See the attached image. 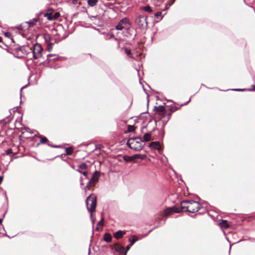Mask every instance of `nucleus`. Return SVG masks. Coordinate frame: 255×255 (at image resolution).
<instances>
[{
    "label": "nucleus",
    "mask_w": 255,
    "mask_h": 255,
    "mask_svg": "<svg viewBox=\"0 0 255 255\" xmlns=\"http://www.w3.org/2000/svg\"><path fill=\"white\" fill-rule=\"evenodd\" d=\"M137 237L134 235L132 236V239L130 238L129 239V241L130 242V244L128 245L126 247V250L125 251V255L127 254L128 251L130 249L131 246L137 241H138Z\"/></svg>",
    "instance_id": "nucleus-8"
},
{
    "label": "nucleus",
    "mask_w": 255,
    "mask_h": 255,
    "mask_svg": "<svg viewBox=\"0 0 255 255\" xmlns=\"http://www.w3.org/2000/svg\"><path fill=\"white\" fill-rule=\"evenodd\" d=\"M60 16V14L59 12H56L54 13V15L53 16H48V19L49 20H55V19H56L57 18H58Z\"/></svg>",
    "instance_id": "nucleus-16"
},
{
    "label": "nucleus",
    "mask_w": 255,
    "mask_h": 255,
    "mask_svg": "<svg viewBox=\"0 0 255 255\" xmlns=\"http://www.w3.org/2000/svg\"><path fill=\"white\" fill-rule=\"evenodd\" d=\"M104 220V218L102 217L101 220L97 224V227L96 228V230L98 231L99 230V226H100L101 227L103 226Z\"/></svg>",
    "instance_id": "nucleus-20"
},
{
    "label": "nucleus",
    "mask_w": 255,
    "mask_h": 255,
    "mask_svg": "<svg viewBox=\"0 0 255 255\" xmlns=\"http://www.w3.org/2000/svg\"><path fill=\"white\" fill-rule=\"evenodd\" d=\"M5 152L7 154H11L12 153V149L11 148H8L5 151Z\"/></svg>",
    "instance_id": "nucleus-34"
},
{
    "label": "nucleus",
    "mask_w": 255,
    "mask_h": 255,
    "mask_svg": "<svg viewBox=\"0 0 255 255\" xmlns=\"http://www.w3.org/2000/svg\"><path fill=\"white\" fill-rule=\"evenodd\" d=\"M172 208H173V212L179 213L182 210L181 207H173Z\"/></svg>",
    "instance_id": "nucleus-29"
},
{
    "label": "nucleus",
    "mask_w": 255,
    "mask_h": 255,
    "mask_svg": "<svg viewBox=\"0 0 255 255\" xmlns=\"http://www.w3.org/2000/svg\"><path fill=\"white\" fill-rule=\"evenodd\" d=\"M222 221L223 223L226 224V225H225L224 227H226V228H228V225H227V224L226 220H222Z\"/></svg>",
    "instance_id": "nucleus-37"
},
{
    "label": "nucleus",
    "mask_w": 255,
    "mask_h": 255,
    "mask_svg": "<svg viewBox=\"0 0 255 255\" xmlns=\"http://www.w3.org/2000/svg\"><path fill=\"white\" fill-rule=\"evenodd\" d=\"M114 34H113V33H109V34H107L106 35V36L105 37V39L106 40H110V39H111L112 38H114Z\"/></svg>",
    "instance_id": "nucleus-25"
},
{
    "label": "nucleus",
    "mask_w": 255,
    "mask_h": 255,
    "mask_svg": "<svg viewBox=\"0 0 255 255\" xmlns=\"http://www.w3.org/2000/svg\"><path fill=\"white\" fill-rule=\"evenodd\" d=\"M42 47L41 44L35 43L33 45V49L32 50L33 57L35 59H37L41 57V52L42 51Z\"/></svg>",
    "instance_id": "nucleus-4"
},
{
    "label": "nucleus",
    "mask_w": 255,
    "mask_h": 255,
    "mask_svg": "<svg viewBox=\"0 0 255 255\" xmlns=\"http://www.w3.org/2000/svg\"><path fill=\"white\" fill-rule=\"evenodd\" d=\"M18 29H22V28H21L20 26H19V27H18Z\"/></svg>",
    "instance_id": "nucleus-47"
},
{
    "label": "nucleus",
    "mask_w": 255,
    "mask_h": 255,
    "mask_svg": "<svg viewBox=\"0 0 255 255\" xmlns=\"http://www.w3.org/2000/svg\"><path fill=\"white\" fill-rule=\"evenodd\" d=\"M125 234V231L119 230L114 234V236L116 239H119L122 238Z\"/></svg>",
    "instance_id": "nucleus-12"
},
{
    "label": "nucleus",
    "mask_w": 255,
    "mask_h": 255,
    "mask_svg": "<svg viewBox=\"0 0 255 255\" xmlns=\"http://www.w3.org/2000/svg\"><path fill=\"white\" fill-rule=\"evenodd\" d=\"M79 167L81 169H86L88 166L85 163H82L79 165Z\"/></svg>",
    "instance_id": "nucleus-27"
},
{
    "label": "nucleus",
    "mask_w": 255,
    "mask_h": 255,
    "mask_svg": "<svg viewBox=\"0 0 255 255\" xmlns=\"http://www.w3.org/2000/svg\"><path fill=\"white\" fill-rule=\"evenodd\" d=\"M175 0H173V1L171 3H166L165 4V9H168L169 7L173 3Z\"/></svg>",
    "instance_id": "nucleus-30"
},
{
    "label": "nucleus",
    "mask_w": 255,
    "mask_h": 255,
    "mask_svg": "<svg viewBox=\"0 0 255 255\" xmlns=\"http://www.w3.org/2000/svg\"><path fill=\"white\" fill-rule=\"evenodd\" d=\"M51 47H50L49 46H48V51H50V50H51Z\"/></svg>",
    "instance_id": "nucleus-42"
},
{
    "label": "nucleus",
    "mask_w": 255,
    "mask_h": 255,
    "mask_svg": "<svg viewBox=\"0 0 255 255\" xmlns=\"http://www.w3.org/2000/svg\"><path fill=\"white\" fill-rule=\"evenodd\" d=\"M2 180H3V176H0V184L2 182Z\"/></svg>",
    "instance_id": "nucleus-39"
},
{
    "label": "nucleus",
    "mask_w": 255,
    "mask_h": 255,
    "mask_svg": "<svg viewBox=\"0 0 255 255\" xmlns=\"http://www.w3.org/2000/svg\"><path fill=\"white\" fill-rule=\"evenodd\" d=\"M25 86H23V87H21V89H20L21 91L22 90V89H23L24 88H25Z\"/></svg>",
    "instance_id": "nucleus-41"
},
{
    "label": "nucleus",
    "mask_w": 255,
    "mask_h": 255,
    "mask_svg": "<svg viewBox=\"0 0 255 255\" xmlns=\"http://www.w3.org/2000/svg\"><path fill=\"white\" fill-rule=\"evenodd\" d=\"M127 145L130 149L135 151H140L144 147L145 143H143L141 137H136L128 139Z\"/></svg>",
    "instance_id": "nucleus-1"
},
{
    "label": "nucleus",
    "mask_w": 255,
    "mask_h": 255,
    "mask_svg": "<svg viewBox=\"0 0 255 255\" xmlns=\"http://www.w3.org/2000/svg\"><path fill=\"white\" fill-rule=\"evenodd\" d=\"M2 222V219L0 218V224H1Z\"/></svg>",
    "instance_id": "nucleus-43"
},
{
    "label": "nucleus",
    "mask_w": 255,
    "mask_h": 255,
    "mask_svg": "<svg viewBox=\"0 0 255 255\" xmlns=\"http://www.w3.org/2000/svg\"><path fill=\"white\" fill-rule=\"evenodd\" d=\"M100 177V172L98 171H95L93 174L92 177L88 182V185L90 187H93L95 184L99 181Z\"/></svg>",
    "instance_id": "nucleus-6"
},
{
    "label": "nucleus",
    "mask_w": 255,
    "mask_h": 255,
    "mask_svg": "<svg viewBox=\"0 0 255 255\" xmlns=\"http://www.w3.org/2000/svg\"><path fill=\"white\" fill-rule=\"evenodd\" d=\"M97 204V198L95 195H91L86 199V206L89 212L91 213V218L93 224L94 223L95 218H93L92 213L95 212Z\"/></svg>",
    "instance_id": "nucleus-2"
},
{
    "label": "nucleus",
    "mask_w": 255,
    "mask_h": 255,
    "mask_svg": "<svg viewBox=\"0 0 255 255\" xmlns=\"http://www.w3.org/2000/svg\"><path fill=\"white\" fill-rule=\"evenodd\" d=\"M247 91H255V85H253L252 86V88L247 89Z\"/></svg>",
    "instance_id": "nucleus-36"
},
{
    "label": "nucleus",
    "mask_w": 255,
    "mask_h": 255,
    "mask_svg": "<svg viewBox=\"0 0 255 255\" xmlns=\"http://www.w3.org/2000/svg\"><path fill=\"white\" fill-rule=\"evenodd\" d=\"M161 14L162 13L161 11H158L155 13L154 16L157 18L161 16Z\"/></svg>",
    "instance_id": "nucleus-32"
},
{
    "label": "nucleus",
    "mask_w": 255,
    "mask_h": 255,
    "mask_svg": "<svg viewBox=\"0 0 255 255\" xmlns=\"http://www.w3.org/2000/svg\"><path fill=\"white\" fill-rule=\"evenodd\" d=\"M125 50V52L128 55H131V51L130 49L127 48H125L124 49Z\"/></svg>",
    "instance_id": "nucleus-31"
},
{
    "label": "nucleus",
    "mask_w": 255,
    "mask_h": 255,
    "mask_svg": "<svg viewBox=\"0 0 255 255\" xmlns=\"http://www.w3.org/2000/svg\"><path fill=\"white\" fill-rule=\"evenodd\" d=\"M143 138V143H144V142L150 141L151 139V134L149 133H146L144 134Z\"/></svg>",
    "instance_id": "nucleus-14"
},
{
    "label": "nucleus",
    "mask_w": 255,
    "mask_h": 255,
    "mask_svg": "<svg viewBox=\"0 0 255 255\" xmlns=\"http://www.w3.org/2000/svg\"><path fill=\"white\" fill-rule=\"evenodd\" d=\"M135 23L139 29L146 28L147 25V16L139 15L135 18Z\"/></svg>",
    "instance_id": "nucleus-3"
},
{
    "label": "nucleus",
    "mask_w": 255,
    "mask_h": 255,
    "mask_svg": "<svg viewBox=\"0 0 255 255\" xmlns=\"http://www.w3.org/2000/svg\"><path fill=\"white\" fill-rule=\"evenodd\" d=\"M9 34V33H8V32H6V33H5V36H8Z\"/></svg>",
    "instance_id": "nucleus-40"
},
{
    "label": "nucleus",
    "mask_w": 255,
    "mask_h": 255,
    "mask_svg": "<svg viewBox=\"0 0 255 255\" xmlns=\"http://www.w3.org/2000/svg\"><path fill=\"white\" fill-rule=\"evenodd\" d=\"M77 171H78L79 172L81 173V172H82V171H81V170H80L79 169H77Z\"/></svg>",
    "instance_id": "nucleus-45"
},
{
    "label": "nucleus",
    "mask_w": 255,
    "mask_h": 255,
    "mask_svg": "<svg viewBox=\"0 0 255 255\" xmlns=\"http://www.w3.org/2000/svg\"><path fill=\"white\" fill-rule=\"evenodd\" d=\"M128 128L129 132H132L135 130V127L134 126H128Z\"/></svg>",
    "instance_id": "nucleus-28"
},
{
    "label": "nucleus",
    "mask_w": 255,
    "mask_h": 255,
    "mask_svg": "<svg viewBox=\"0 0 255 255\" xmlns=\"http://www.w3.org/2000/svg\"><path fill=\"white\" fill-rule=\"evenodd\" d=\"M173 212V208H168L166 209L164 211V214L165 216L169 215L171 213Z\"/></svg>",
    "instance_id": "nucleus-17"
},
{
    "label": "nucleus",
    "mask_w": 255,
    "mask_h": 255,
    "mask_svg": "<svg viewBox=\"0 0 255 255\" xmlns=\"http://www.w3.org/2000/svg\"><path fill=\"white\" fill-rule=\"evenodd\" d=\"M127 24H129L128 19L127 18H123L116 25V29L117 30H122L124 29V26Z\"/></svg>",
    "instance_id": "nucleus-7"
},
{
    "label": "nucleus",
    "mask_w": 255,
    "mask_h": 255,
    "mask_svg": "<svg viewBox=\"0 0 255 255\" xmlns=\"http://www.w3.org/2000/svg\"><path fill=\"white\" fill-rule=\"evenodd\" d=\"M190 99H189V101H188L186 103H185L184 105H185L187 104L188 103H189V102H190Z\"/></svg>",
    "instance_id": "nucleus-44"
},
{
    "label": "nucleus",
    "mask_w": 255,
    "mask_h": 255,
    "mask_svg": "<svg viewBox=\"0 0 255 255\" xmlns=\"http://www.w3.org/2000/svg\"><path fill=\"white\" fill-rule=\"evenodd\" d=\"M123 159L126 162H130L134 160V157H133V155L131 156L124 155L123 156Z\"/></svg>",
    "instance_id": "nucleus-15"
},
{
    "label": "nucleus",
    "mask_w": 255,
    "mask_h": 255,
    "mask_svg": "<svg viewBox=\"0 0 255 255\" xmlns=\"http://www.w3.org/2000/svg\"><path fill=\"white\" fill-rule=\"evenodd\" d=\"M133 157H134V159L137 158L144 159L146 157V155L145 154H136L133 155Z\"/></svg>",
    "instance_id": "nucleus-18"
},
{
    "label": "nucleus",
    "mask_w": 255,
    "mask_h": 255,
    "mask_svg": "<svg viewBox=\"0 0 255 255\" xmlns=\"http://www.w3.org/2000/svg\"><path fill=\"white\" fill-rule=\"evenodd\" d=\"M40 143H45L47 141L48 139L46 137L40 136Z\"/></svg>",
    "instance_id": "nucleus-26"
},
{
    "label": "nucleus",
    "mask_w": 255,
    "mask_h": 255,
    "mask_svg": "<svg viewBox=\"0 0 255 255\" xmlns=\"http://www.w3.org/2000/svg\"><path fill=\"white\" fill-rule=\"evenodd\" d=\"M81 173L84 175L87 178H88V172L87 171H83L82 172H81Z\"/></svg>",
    "instance_id": "nucleus-35"
},
{
    "label": "nucleus",
    "mask_w": 255,
    "mask_h": 255,
    "mask_svg": "<svg viewBox=\"0 0 255 255\" xmlns=\"http://www.w3.org/2000/svg\"><path fill=\"white\" fill-rule=\"evenodd\" d=\"M115 250L116 252L119 253L120 254H125L126 250H125L124 247L120 243H117L115 244Z\"/></svg>",
    "instance_id": "nucleus-9"
},
{
    "label": "nucleus",
    "mask_w": 255,
    "mask_h": 255,
    "mask_svg": "<svg viewBox=\"0 0 255 255\" xmlns=\"http://www.w3.org/2000/svg\"><path fill=\"white\" fill-rule=\"evenodd\" d=\"M231 249V246H230V249H229V252L230 251Z\"/></svg>",
    "instance_id": "nucleus-48"
},
{
    "label": "nucleus",
    "mask_w": 255,
    "mask_h": 255,
    "mask_svg": "<svg viewBox=\"0 0 255 255\" xmlns=\"http://www.w3.org/2000/svg\"><path fill=\"white\" fill-rule=\"evenodd\" d=\"M73 151V148L71 147H67L66 148V154L68 155H71Z\"/></svg>",
    "instance_id": "nucleus-22"
},
{
    "label": "nucleus",
    "mask_w": 255,
    "mask_h": 255,
    "mask_svg": "<svg viewBox=\"0 0 255 255\" xmlns=\"http://www.w3.org/2000/svg\"><path fill=\"white\" fill-rule=\"evenodd\" d=\"M104 240L107 243L111 242L112 241L111 235L109 233L105 234L104 235Z\"/></svg>",
    "instance_id": "nucleus-13"
},
{
    "label": "nucleus",
    "mask_w": 255,
    "mask_h": 255,
    "mask_svg": "<svg viewBox=\"0 0 255 255\" xmlns=\"http://www.w3.org/2000/svg\"><path fill=\"white\" fill-rule=\"evenodd\" d=\"M155 109L157 111L163 112L164 110V107L163 106H159L158 107H155Z\"/></svg>",
    "instance_id": "nucleus-24"
},
{
    "label": "nucleus",
    "mask_w": 255,
    "mask_h": 255,
    "mask_svg": "<svg viewBox=\"0 0 255 255\" xmlns=\"http://www.w3.org/2000/svg\"><path fill=\"white\" fill-rule=\"evenodd\" d=\"M2 41V38L1 37H0V42H1Z\"/></svg>",
    "instance_id": "nucleus-46"
},
{
    "label": "nucleus",
    "mask_w": 255,
    "mask_h": 255,
    "mask_svg": "<svg viewBox=\"0 0 255 255\" xmlns=\"http://www.w3.org/2000/svg\"><path fill=\"white\" fill-rule=\"evenodd\" d=\"M160 1H161V2H163V0H160Z\"/></svg>",
    "instance_id": "nucleus-50"
},
{
    "label": "nucleus",
    "mask_w": 255,
    "mask_h": 255,
    "mask_svg": "<svg viewBox=\"0 0 255 255\" xmlns=\"http://www.w3.org/2000/svg\"><path fill=\"white\" fill-rule=\"evenodd\" d=\"M81 185H83V184L81 182Z\"/></svg>",
    "instance_id": "nucleus-49"
},
{
    "label": "nucleus",
    "mask_w": 255,
    "mask_h": 255,
    "mask_svg": "<svg viewBox=\"0 0 255 255\" xmlns=\"http://www.w3.org/2000/svg\"><path fill=\"white\" fill-rule=\"evenodd\" d=\"M190 203L189 200H184L181 202L180 206L182 210H185V211L188 212V205Z\"/></svg>",
    "instance_id": "nucleus-10"
},
{
    "label": "nucleus",
    "mask_w": 255,
    "mask_h": 255,
    "mask_svg": "<svg viewBox=\"0 0 255 255\" xmlns=\"http://www.w3.org/2000/svg\"><path fill=\"white\" fill-rule=\"evenodd\" d=\"M141 8H142V9H143L144 11H147L148 12H151L152 11L151 8L149 5L143 6Z\"/></svg>",
    "instance_id": "nucleus-23"
},
{
    "label": "nucleus",
    "mask_w": 255,
    "mask_h": 255,
    "mask_svg": "<svg viewBox=\"0 0 255 255\" xmlns=\"http://www.w3.org/2000/svg\"><path fill=\"white\" fill-rule=\"evenodd\" d=\"M200 208V205L199 202L191 200L188 205V212L190 213H195L197 212Z\"/></svg>",
    "instance_id": "nucleus-5"
},
{
    "label": "nucleus",
    "mask_w": 255,
    "mask_h": 255,
    "mask_svg": "<svg viewBox=\"0 0 255 255\" xmlns=\"http://www.w3.org/2000/svg\"><path fill=\"white\" fill-rule=\"evenodd\" d=\"M98 0H88V4L91 6H94L96 5Z\"/></svg>",
    "instance_id": "nucleus-21"
},
{
    "label": "nucleus",
    "mask_w": 255,
    "mask_h": 255,
    "mask_svg": "<svg viewBox=\"0 0 255 255\" xmlns=\"http://www.w3.org/2000/svg\"><path fill=\"white\" fill-rule=\"evenodd\" d=\"M52 147H55V148H59L60 147V145H51Z\"/></svg>",
    "instance_id": "nucleus-38"
},
{
    "label": "nucleus",
    "mask_w": 255,
    "mask_h": 255,
    "mask_svg": "<svg viewBox=\"0 0 255 255\" xmlns=\"http://www.w3.org/2000/svg\"><path fill=\"white\" fill-rule=\"evenodd\" d=\"M37 21V19L36 18H33L32 20H30V21L27 22L26 23L28 24L29 27L33 26L36 22Z\"/></svg>",
    "instance_id": "nucleus-19"
},
{
    "label": "nucleus",
    "mask_w": 255,
    "mask_h": 255,
    "mask_svg": "<svg viewBox=\"0 0 255 255\" xmlns=\"http://www.w3.org/2000/svg\"><path fill=\"white\" fill-rule=\"evenodd\" d=\"M149 147L151 148H154L158 150H160L161 146L158 141L151 142L149 144Z\"/></svg>",
    "instance_id": "nucleus-11"
},
{
    "label": "nucleus",
    "mask_w": 255,
    "mask_h": 255,
    "mask_svg": "<svg viewBox=\"0 0 255 255\" xmlns=\"http://www.w3.org/2000/svg\"><path fill=\"white\" fill-rule=\"evenodd\" d=\"M232 90L235 91H247V89H232Z\"/></svg>",
    "instance_id": "nucleus-33"
}]
</instances>
